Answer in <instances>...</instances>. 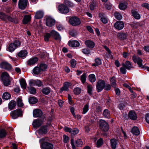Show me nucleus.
Listing matches in <instances>:
<instances>
[{
  "mask_svg": "<svg viewBox=\"0 0 149 149\" xmlns=\"http://www.w3.org/2000/svg\"><path fill=\"white\" fill-rule=\"evenodd\" d=\"M42 123L41 120H36L33 122L32 125L34 127H38L42 124Z\"/></svg>",
  "mask_w": 149,
  "mask_h": 149,
  "instance_id": "obj_26",
  "label": "nucleus"
},
{
  "mask_svg": "<svg viewBox=\"0 0 149 149\" xmlns=\"http://www.w3.org/2000/svg\"><path fill=\"white\" fill-rule=\"evenodd\" d=\"M127 5L126 2L120 3L119 5V8L120 10H124L127 8Z\"/></svg>",
  "mask_w": 149,
  "mask_h": 149,
  "instance_id": "obj_35",
  "label": "nucleus"
},
{
  "mask_svg": "<svg viewBox=\"0 0 149 149\" xmlns=\"http://www.w3.org/2000/svg\"><path fill=\"white\" fill-rule=\"evenodd\" d=\"M16 106V102L12 100L8 104V108L10 110H11L14 109Z\"/></svg>",
  "mask_w": 149,
  "mask_h": 149,
  "instance_id": "obj_33",
  "label": "nucleus"
},
{
  "mask_svg": "<svg viewBox=\"0 0 149 149\" xmlns=\"http://www.w3.org/2000/svg\"><path fill=\"white\" fill-rule=\"evenodd\" d=\"M51 36V33H47L44 36V40L45 41H48L49 40V39Z\"/></svg>",
  "mask_w": 149,
  "mask_h": 149,
  "instance_id": "obj_54",
  "label": "nucleus"
},
{
  "mask_svg": "<svg viewBox=\"0 0 149 149\" xmlns=\"http://www.w3.org/2000/svg\"><path fill=\"white\" fill-rule=\"evenodd\" d=\"M33 72L36 74H38L42 73L39 66L35 67L33 70Z\"/></svg>",
  "mask_w": 149,
  "mask_h": 149,
  "instance_id": "obj_31",
  "label": "nucleus"
},
{
  "mask_svg": "<svg viewBox=\"0 0 149 149\" xmlns=\"http://www.w3.org/2000/svg\"><path fill=\"white\" fill-rule=\"evenodd\" d=\"M85 43L86 46L89 48H93L95 46V44L94 43L90 40H88L86 41Z\"/></svg>",
  "mask_w": 149,
  "mask_h": 149,
  "instance_id": "obj_25",
  "label": "nucleus"
},
{
  "mask_svg": "<svg viewBox=\"0 0 149 149\" xmlns=\"http://www.w3.org/2000/svg\"><path fill=\"white\" fill-rule=\"evenodd\" d=\"M36 85L38 86H40L42 85V82L39 80H36Z\"/></svg>",
  "mask_w": 149,
  "mask_h": 149,
  "instance_id": "obj_64",
  "label": "nucleus"
},
{
  "mask_svg": "<svg viewBox=\"0 0 149 149\" xmlns=\"http://www.w3.org/2000/svg\"><path fill=\"white\" fill-rule=\"evenodd\" d=\"M29 102L31 104H35L37 102L38 100L37 99L34 97H31L29 99Z\"/></svg>",
  "mask_w": 149,
  "mask_h": 149,
  "instance_id": "obj_46",
  "label": "nucleus"
},
{
  "mask_svg": "<svg viewBox=\"0 0 149 149\" xmlns=\"http://www.w3.org/2000/svg\"><path fill=\"white\" fill-rule=\"evenodd\" d=\"M70 85V83L68 82H65L63 87L61 88L60 90V92L62 93L63 91H68L69 89V88Z\"/></svg>",
  "mask_w": 149,
  "mask_h": 149,
  "instance_id": "obj_16",
  "label": "nucleus"
},
{
  "mask_svg": "<svg viewBox=\"0 0 149 149\" xmlns=\"http://www.w3.org/2000/svg\"><path fill=\"white\" fill-rule=\"evenodd\" d=\"M89 80L91 82H93L96 80L95 75L93 74H91L89 75L88 76Z\"/></svg>",
  "mask_w": 149,
  "mask_h": 149,
  "instance_id": "obj_43",
  "label": "nucleus"
},
{
  "mask_svg": "<svg viewBox=\"0 0 149 149\" xmlns=\"http://www.w3.org/2000/svg\"><path fill=\"white\" fill-rule=\"evenodd\" d=\"M81 89L79 87L75 88L74 90V92L76 95L79 94L81 92Z\"/></svg>",
  "mask_w": 149,
  "mask_h": 149,
  "instance_id": "obj_52",
  "label": "nucleus"
},
{
  "mask_svg": "<svg viewBox=\"0 0 149 149\" xmlns=\"http://www.w3.org/2000/svg\"><path fill=\"white\" fill-rule=\"evenodd\" d=\"M103 115L105 118H110V112L107 109H105L104 111Z\"/></svg>",
  "mask_w": 149,
  "mask_h": 149,
  "instance_id": "obj_36",
  "label": "nucleus"
},
{
  "mask_svg": "<svg viewBox=\"0 0 149 149\" xmlns=\"http://www.w3.org/2000/svg\"><path fill=\"white\" fill-rule=\"evenodd\" d=\"M83 142L80 139H77L76 142V144L78 146H81L83 144Z\"/></svg>",
  "mask_w": 149,
  "mask_h": 149,
  "instance_id": "obj_57",
  "label": "nucleus"
},
{
  "mask_svg": "<svg viewBox=\"0 0 149 149\" xmlns=\"http://www.w3.org/2000/svg\"><path fill=\"white\" fill-rule=\"evenodd\" d=\"M95 63H94L93 66H97L101 64L102 62L101 60L99 58L96 59L95 60Z\"/></svg>",
  "mask_w": 149,
  "mask_h": 149,
  "instance_id": "obj_47",
  "label": "nucleus"
},
{
  "mask_svg": "<svg viewBox=\"0 0 149 149\" xmlns=\"http://www.w3.org/2000/svg\"><path fill=\"white\" fill-rule=\"evenodd\" d=\"M1 79L3 81L4 85L5 86L9 85L10 83V77L7 73L4 72L2 73Z\"/></svg>",
  "mask_w": 149,
  "mask_h": 149,
  "instance_id": "obj_2",
  "label": "nucleus"
},
{
  "mask_svg": "<svg viewBox=\"0 0 149 149\" xmlns=\"http://www.w3.org/2000/svg\"><path fill=\"white\" fill-rule=\"evenodd\" d=\"M58 9L61 13L63 14H67L69 11L68 8L63 4L59 5L58 7Z\"/></svg>",
  "mask_w": 149,
  "mask_h": 149,
  "instance_id": "obj_8",
  "label": "nucleus"
},
{
  "mask_svg": "<svg viewBox=\"0 0 149 149\" xmlns=\"http://www.w3.org/2000/svg\"><path fill=\"white\" fill-rule=\"evenodd\" d=\"M47 126H42L39 130L36 131L38 134L40 136H42L43 134H46L47 131Z\"/></svg>",
  "mask_w": 149,
  "mask_h": 149,
  "instance_id": "obj_12",
  "label": "nucleus"
},
{
  "mask_svg": "<svg viewBox=\"0 0 149 149\" xmlns=\"http://www.w3.org/2000/svg\"><path fill=\"white\" fill-rule=\"evenodd\" d=\"M36 80H31L29 81V85L31 86L36 85Z\"/></svg>",
  "mask_w": 149,
  "mask_h": 149,
  "instance_id": "obj_59",
  "label": "nucleus"
},
{
  "mask_svg": "<svg viewBox=\"0 0 149 149\" xmlns=\"http://www.w3.org/2000/svg\"><path fill=\"white\" fill-rule=\"evenodd\" d=\"M141 6L144 7L149 10V4L147 3H145L141 4Z\"/></svg>",
  "mask_w": 149,
  "mask_h": 149,
  "instance_id": "obj_63",
  "label": "nucleus"
},
{
  "mask_svg": "<svg viewBox=\"0 0 149 149\" xmlns=\"http://www.w3.org/2000/svg\"><path fill=\"white\" fill-rule=\"evenodd\" d=\"M129 117L131 119L133 120H136L137 118L136 114L133 111H130L129 113Z\"/></svg>",
  "mask_w": 149,
  "mask_h": 149,
  "instance_id": "obj_23",
  "label": "nucleus"
},
{
  "mask_svg": "<svg viewBox=\"0 0 149 149\" xmlns=\"http://www.w3.org/2000/svg\"><path fill=\"white\" fill-rule=\"evenodd\" d=\"M17 105L19 107H21L23 106V104L22 102V100L20 98H18L17 100Z\"/></svg>",
  "mask_w": 149,
  "mask_h": 149,
  "instance_id": "obj_58",
  "label": "nucleus"
},
{
  "mask_svg": "<svg viewBox=\"0 0 149 149\" xmlns=\"http://www.w3.org/2000/svg\"><path fill=\"white\" fill-rule=\"evenodd\" d=\"M87 89L88 93L90 94L91 95L92 94V92L93 90V87L92 85H88L87 86Z\"/></svg>",
  "mask_w": 149,
  "mask_h": 149,
  "instance_id": "obj_49",
  "label": "nucleus"
},
{
  "mask_svg": "<svg viewBox=\"0 0 149 149\" xmlns=\"http://www.w3.org/2000/svg\"><path fill=\"white\" fill-rule=\"evenodd\" d=\"M132 59L134 63H137L139 67L144 68L142 63L143 61L141 58L135 55H134L132 56Z\"/></svg>",
  "mask_w": 149,
  "mask_h": 149,
  "instance_id": "obj_5",
  "label": "nucleus"
},
{
  "mask_svg": "<svg viewBox=\"0 0 149 149\" xmlns=\"http://www.w3.org/2000/svg\"><path fill=\"white\" fill-rule=\"evenodd\" d=\"M29 90L30 93L31 94H34L36 93V90L33 87H31L29 88Z\"/></svg>",
  "mask_w": 149,
  "mask_h": 149,
  "instance_id": "obj_53",
  "label": "nucleus"
},
{
  "mask_svg": "<svg viewBox=\"0 0 149 149\" xmlns=\"http://www.w3.org/2000/svg\"><path fill=\"white\" fill-rule=\"evenodd\" d=\"M21 45L20 42L16 40L10 44L8 47V50L10 52H13L17 48L19 47Z\"/></svg>",
  "mask_w": 149,
  "mask_h": 149,
  "instance_id": "obj_3",
  "label": "nucleus"
},
{
  "mask_svg": "<svg viewBox=\"0 0 149 149\" xmlns=\"http://www.w3.org/2000/svg\"><path fill=\"white\" fill-rule=\"evenodd\" d=\"M44 15V13L42 11H38L35 14V17L36 19H39L43 17Z\"/></svg>",
  "mask_w": 149,
  "mask_h": 149,
  "instance_id": "obj_27",
  "label": "nucleus"
},
{
  "mask_svg": "<svg viewBox=\"0 0 149 149\" xmlns=\"http://www.w3.org/2000/svg\"><path fill=\"white\" fill-rule=\"evenodd\" d=\"M64 3L67 6H72V4L68 0H65L64 1Z\"/></svg>",
  "mask_w": 149,
  "mask_h": 149,
  "instance_id": "obj_60",
  "label": "nucleus"
},
{
  "mask_svg": "<svg viewBox=\"0 0 149 149\" xmlns=\"http://www.w3.org/2000/svg\"><path fill=\"white\" fill-rule=\"evenodd\" d=\"M27 54V52L26 50H22L18 53L17 56L19 57L24 58L26 56Z\"/></svg>",
  "mask_w": 149,
  "mask_h": 149,
  "instance_id": "obj_24",
  "label": "nucleus"
},
{
  "mask_svg": "<svg viewBox=\"0 0 149 149\" xmlns=\"http://www.w3.org/2000/svg\"><path fill=\"white\" fill-rule=\"evenodd\" d=\"M132 132L134 135L138 136L140 134V131L138 128L136 127H134L131 130Z\"/></svg>",
  "mask_w": 149,
  "mask_h": 149,
  "instance_id": "obj_29",
  "label": "nucleus"
},
{
  "mask_svg": "<svg viewBox=\"0 0 149 149\" xmlns=\"http://www.w3.org/2000/svg\"><path fill=\"white\" fill-rule=\"evenodd\" d=\"M82 114H86L89 110V104L87 103L85 104L83 109Z\"/></svg>",
  "mask_w": 149,
  "mask_h": 149,
  "instance_id": "obj_44",
  "label": "nucleus"
},
{
  "mask_svg": "<svg viewBox=\"0 0 149 149\" xmlns=\"http://www.w3.org/2000/svg\"><path fill=\"white\" fill-rule=\"evenodd\" d=\"M69 45L72 47H77L80 45L79 42L77 40H72L69 41Z\"/></svg>",
  "mask_w": 149,
  "mask_h": 149,
  "instance_id": "obj_18",
  "label": "nucleus"
},
{
  "mask_svg": "<svg viewBox=\"0 0 149 149\" xmlns=\"http://www.w3.org/2000/svg\"><path fill=\"white\" fill-rule=\"evenodd\" d=\"M103 143L102 139V138L100 139L97 141L96 142L97 147H100L103 144Z\"/></svg>",
  "mask_w": 149,
  "mask_h": 149,
  "instance_id": "obj_48",
  "label": "nucleus"
},
{
  "mask_svg": "<svg viewBox=\"0 0 149 149\" xmlns=\"http://www.w3.org/2000/svg\"><path fill=\"white\" fill-rule=\"evenodd\" d=\"M6 20L5 21H8L15 24L17 23L18 22V20L17 18H13L10 16L8 15H6Z\"/></svg>",
  "mask_w": 149,
  "mask_h": 149,
  "instance_id": "obj_19",
  "label": "nucleus"
},
{
  "mask_svg": "<svg viewBox=\"0 0 149 149\" xmlns=\"http://www.w3.org/2000/svg\"><path fill=\"white\" fill-rule=\"evenodd\" d=\"M55 22V19L51 16H47L46 18V25L48 26L51 27L54 25Z\"/></svg>",
  "mask_w": 149,
  "mask_h": 149,
  "instance_id": "obj_9",
  "label": "nucleus"
},
{
  "mask_svg": "<svg viewBox=\"0 0 149 149\" xmlns=\"http://www.w3.org/2000/svg\"><path fill=\"white\" fill-rule=\"evenodd\" d=\"M100 127L101 130L103 132H107L109 129V126L108 123L105 120H101L99 121Z\"/></svg>",
  "mask_w": 149,
  "mask_h": 149,
  "instance_id": "obj_4",
  "label": "nucleus"
},
{
  "mask_svg": "<svg viewBox=\"0 0 149 149\" xmlns=\"http://www.w3.org/2000/svg\"><path fill=\"white\" fill-rule=\"evenodd\" d=\"M114 16L118 19H121L122 18V15L117 12H116L114 13Z\"/></svg>",
  "mask_w": 149,
  "mask_h": 149,
  "instance_id": "obj_51",
  "label": "nucleus"
},
{
  "mask_svg": "<svg viewBox=\"0 0 149 149\" xmlns=\"http://www.w3.org/2000/svg\"><path fill=\"white\" fill-rule=\"evenodd\" d=\"M42 114V111L39 109H34L33 111V115L34 117L37 118L41 116Z\"/></svg>",
  "mask_w": 149,
  "mask_h": 149,
  "instance_id": "obj_15",
  "label": "nucleus"
},
{
  "mask_svg": "<svg viewBox=\"0 0 149 149\" xmlns=\"http://www.w3.org/2000/svg\"><path fill=\"white\" fill-rule=\"evenodd\" d=\"M31 19L30 15H26L24 16L23 20V23L24 24H27Z\"/></svg>",
  "mask_w": 149,
  "mask_h": 149,
  "instance_id": "obj_30",
  "label": "nucleus"
},
{
  "mask_svg": "<svg viewBox=\"0 0 149 149\" xmlns=\"http://www.w3.org/2000/svg\"><path fill=\"white\" fill-rule=\"evenodd\" d=\"M7 135L6 132L3 129H0V138H3L5 137Z\"/></svg>",
  "mask_w": 149,
  "mask_h": 149,
  "instance_id": "obj_42",
  "label": "nucleus"
},
{
  "mask_svg": "<svg viewBox=\"0 0 149 149\" xmlns=\"http://www.w3.org/2000/svg\"><path fill=\"white\" fill-rule=\"evenodd\" d=\"M105 86V82L100 80L97 83L96 85L97 90L98 92H101L104 88Z\"/></svg>",
  "mask_w": 149,
  "mask_h": 149,
  "instance_id": "obj_10",
  "label": "nucleus"
},
{
  "mask_svg": "<svg viewBox=\"0 0 149 149\" xmlns=\"http://www.w3.org/2000/svg\"><path fill=\"white\" fill-rule=\"evenodd\" d=\"M22 114V111L20 109H18L12 111L10 114L13 119H15L19 116H21Z\"/></svg>",
  "mask_w": 149,
  "mask_h": 149,
  "instance_id": "obj_7",
  "label": "nucleus"
},
{
  "mask_svg": "<svg viewBox=\"0 0 149 149\" xmlns=\"http://www.w3.org/2000/svg\"><path fill=\"white\" fill-rule=\"evenodd\" d=\"M0 67L1 68L8 69L11 68V66L8 63L4 62L0 64Z\"/></svg>",
  "mask_w": 149,
  "mask_h": 149,
  "instance_id": "obj_22",
  "label": "nucleus"
},
{
  "mask_svg": "<svg viewBox=\"0 0 149 149\" xmlns=\"http://www.w3.org/2000/svg\"><path fill=\"white\" fill-rule=\"evenodd\" d=\"M38 66L40 68L42 73L43 71L46 70L47 67V65L44 63H41Z\"/></svg>",
  "mask_w": 149,
  "mask_h": 149,
  "instance_id": "obj_37",
  "label": "nucleus"
},
{
  "mask_svg": "<svg viewBox=\"0 0 149 149\" xmlns=\"http://www.w3.org/2000/svg\"><path fill=\"white\" fill-rule=\"evenodd\" d=\"M69 140V137L65 135L63 136V142L64 143H67L68 142Z\"/></svg>",
  "mask_w": 149,
  "mask_h": 149,
  "instance_id": "obj_62",
  "label": "nucleus"
},
{
  "mask_svg": "<svg viewBox=\"0 0 149 149\" xmlns=\"http://www.w3.org/2000/svg\"><path fill=\"white\" fill-rule=\"evenodd\" d=\"M110 82L111 84L113 87L114 88L116 87V80L115 77H112L110 79Z\"/></svg>",
  "mask_w": 149,
  "mask_h": 149,
  "instance_id": "obj_38",
  "label": "nucleus"
},
{
  "mask_svg": "<svg viewBox=\"0 0 149 149\" xmlns=\"http://www.w3.org/2000/svg\"><path fill=\"white\" fill-rule=\"evenodd\" d=\"M71 64V66L73 68H74L76 64V61L74 59H72L70 62Z\"/></svg>",
  "mask_w": 149,
  "mask_h": 149,
  "instance_id": "obj_55",
  "label": "nucleus"
},
{
  "mask_svg": "<svg viewBox=\"0 0 149 149\" xmlns=\"http://www.w3.org/2000/svg\"><path fill=\"white\" fill-rule=\"evenodd\" d=\"M51 35L56 39L61 40V37L59 34L56 31L52 30L50 32Z\"/></svg>",
  "mask_w": 149,
  "mask_h": 149,
  "instance_id": "obj_20",
  "label": "nucleus"
},
{
  "mask_svg": "<svg viewBox=\"0 0 149 149\" xmlns=\"http://www.w3.org/2000/svg\"><path fill=\"white\" fill-rule=\"evenodd\" d=\"M99 17L100 18V20L104 24H106L108 22V19L105 17L104 14L103 13H100L99 14Z\"/></svg>",
  "mask_w": 149,
  "mask_h": 149,
  "instance_id": "obj_21",
  "label": "nucleus"
},
{
  "mask_svg": "<svg viewBox=\"0 0 149 149\" xmlns=\"http://www.w3.org/2000/svg\"><path fill=\"white\" fill-rule=\"evenodd\" d=\"M126 37V34L124 33H119L118 34V38L120 39L123 40L125 39Z\"/></svg>",
  "mask_w": 149,
  "mask_h": 149,
  "instance_id": "obj_45",
  "label": "nucleus"
},
{
  "mask_svg": "<svg viewBox=\"0 0 149 149\" xmlns=\"http://www.w3.org/2000/svg\"><path fill=\"white\" fill-rule=\"evenodd\" d=\"M11 95L10 93L8 92L4 93L2 96V98L3 99L5 100H8L10 98Z\"/></svg>",
  "mask_w": 149,
  "mask_h": 149,
  "instance_id": "obj_41",
  "label": "nucleus"
},
{
  "mask_svg": "<svg viewBox=\"0 0 149 149\" xmlns=\"http://www.w3.org/2000/svg\"><path fill=\"white\" fill-rule=\"evenodd\" d=\"M86 75L85 73H84L81 76L80 80L83 84H84L86 82Z\"/></svg>",
  "mask_w": 149,
  "mask_h": 149,
  "instance_id": "obj_50",
  "label": "nucleus"
},
{
  "mask_svg": "<svg viewBox=\"0 0 149 149\" xmlns=\"http://www.w3.org/2000/svg\"><path fill=\"white\" fill-rule=\"evenodd\" d=\"M111 146L112 149H115L117 144V141L114 139H112L111 140Z\"/></svg>",
  "mask_w": 149,
  "mask_h": 149,
  "instance_id": "obj_39",
  "label": "nucleus"
},
{
  "mask_svg": "<svg viewBox=\"0 0 149 149\" xmlns=\"http://www.w3.org/2000/svg\"><path fill=\"white\" fill-rule=\"evenodd\" d=\"M69 22L73 26L79 25L81 23L79 19L76 17H72L70 18L69 20Z\"/></svg>",
  "mask_w": 149,
  "mask_h": 149,
  "instance_id": "obj_11",
  "label": "nucleus"
},
{
  "mask_svg": "<svg viewBox=\"0 0 149 149\" xmlns=\"http://www.w3.org/2000/svg\"><path fill=\"white\" fill-rule=\"evenodd\" d=\"M47 139V138H44L40 139L39 142L40 144V146L42 149H53V145L50 143L46 142Z\"/></svg>",
  "mask_w": 149,
  "mask_h": 149,
  "instance_id": "obj_1",
  "label": "nucleus"
},
{
  "mask_svg": "<svg viewBox=\"0 0 149 149\" xmlns=\"http://www.w3.org/2000/svg\"><path fill=\"white\" fill-rule=\"evenodd\" d=\"M28 0H19L18 6L20 9H24L26 7Z\"/></svg>",
  "mask_w": 149,
  "mask_h": 149,
  "instance_id": "obj_14",
  "label": "nucleus"
},
{
  "mask_svg": "<svg viewBox=\"0 0 149 149\" xmlns=\"http://www.w3.org/2000/svg\"><path fill=\"white\" fill-rule=\"evenodd\" d=\"M51 90L49 87H45L43 88L42 90V93L44 94L47 95L50 92Z\"/></svg>",
  "mask_w": 149,
  "mask_h": 149,
  "instance_id": "obj_40",
  "label": "nucleus"
},
{
  "mask_svg": "<svg viewBox=\"0 0 149 149\" xmlns=\"http://www.w3.org/2000/svg\"><path fill=\"white\" fill-rule=\"evenodd\" d=\"M21 86L23 89H25L26 88L27 84L25 80L23 79H21L20 81Z\"/></svg>",
  "mask_w": 149,
  "mask_h": 149,
  "instance_id": "obj_34",
  "label": "nucleus"
},
{
  "mask_svg": "<svg viewBox=\"0 0 149 149\" xmlns=\"http://www.w3.org/2000/svg\"><path fill=\"white\" fill-rule=\"evenodd\" d=\"M115 28L118 30L122 29L124 27V24L121 21H117L114 24Z\"/></svg>",
  "mask_w": 149,
  "mask_h": 149,
  "instance_id": "obj_13",
  "label": "nucleus"
},
{
  "mask_svg": "<svg viewBox=\"0 0 149 149\" xmlns=\"http://www.w3.org/2000/svg\"><path fill=\"white\" fill-rule=\"evenodd\" d=\"M132 15L134 17L137 19H139L141 18L140 14L138 13L137 11L135 10H133L132 11Z\"/></svg>",
  "mask_w": 149,
  "mask_h": 149,
  "instance_id": "obj_28",
  "label": "nucleus"
},
{
  "mask_svg": "<svg viewBox=\"0 0 149 149\" xmlns=\"http://www.w3.org/2000/svg\"><path fill=\"white\" fill-rule=\"evenodd\" d=\"M6 15L1 12H0V19L4 20H6Z\"/></svg>",
  "mask_w": 149,
  "mask_h": 149,
  "instance_id": "obj_56",
  "label": "nucleus"
},
{
  "mask_svg": "<svg viewBox=\"0 0 149 149\" xmlns=\"http://www.w3.org/2000/svg\"><path fill=\"white\" fill-rule=\"evenodd\" d=\"M123 65L128 70H130L133 68V66L132 65L131 63L129 61H126L125 64L123 63Z\"/></svg>",
  "mask_w": 149,
  "mask_h": 149,
  "instance_id": "obj_32",
  "label": "nucleus"
},
{
  "mask_svg": "<svg viewBox=\"0 0 149 149\" xmlns=\"http://www.w3.org/2000/svg\"><path fill=\"white\" fill-rule=\"evenodd\" d=\"M82 52L85 54H90V51L88 49H83L82 50Z\"/></svg>",
  "mask_w": 149,
  "mask_h": 149,
  "instance_id": "obj_61",
  "label": "nucleus"
},
{
  "mask_svg": "<svg viewBox=\"0 0 149 149\" xmlns=\"http://www.w3.org/2000/svg\"><path fill=\"white\" fill-rule=\"evenodd\" d=\"M38 60L37 57H34L30 59L27 61V64L29 65H33L35 64Z\"/></svg>",
  "mask_w": 149,
  "mask_h": 149,
  "instance_id": "obj_17",
  "label": "nucleus"
},
{
  "mask_svg": "<svg viewBox=\"0 0 149 149\" xmlns=\"http://www.w3.org/2000/svg\"><path fill=\"white\" fill-rule=\"evenodd\" d=\"M64 130L65 131L70 133L72 136L76 135L79 132V130L77 128H76L72 129L67 127H65L64 128Z\"/></svg>",
  "mask_w": 149,
  "mask_h": 149,
  "instance_id": "obj_6",
  "label": "nucleus"
}]
</instances>
